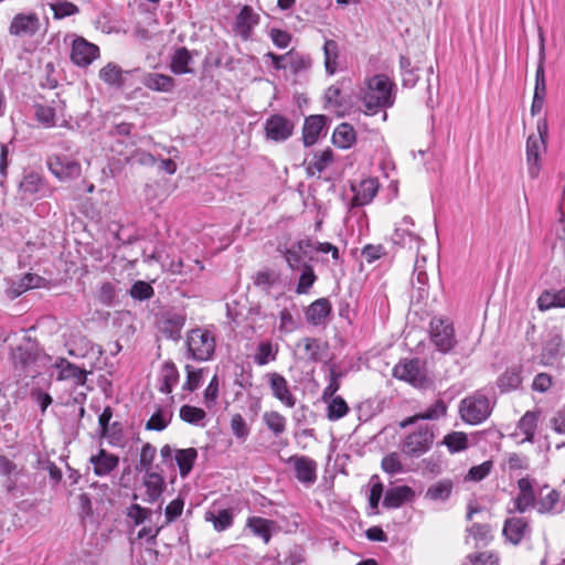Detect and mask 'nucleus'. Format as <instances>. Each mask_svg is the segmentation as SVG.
I'll use <instances>...</instances> for the list:
<instances>
[{
	"label": "nucleus",
	"instance_id": "338daca9",
	"mask_svg": "<svg viewBox=\"0 0 565 565\" xmlns=\"http://www.w3.org/2000/svg\"><path fill=\"white\" fill-rule=\"evenodd\" d=\"M369 486V505L372 510H376L383 494V484L377 476H372Z\"/></svg>",
	"mask_w": 565,
	"mask_h": 565
},
{
	"label": "nucleus",
	"instance_id": "f3484780",
	"mask_svg": "<svg viewBox=\"0 0 565 565\" xmlns=\"http://www.w3.org/2000/svg\"><path fill=\"white\" fill-rule=\"evenodd\" d=\"M185 324V316L180 312L168 311L158 319L157 327L159 332L167 339L179 340L181 331Z\"/></svg>",
	"mask_w": 565,
	"mask_h": 565
},
{
	"label": "nucleus",
	"instance_id": "412c9836",
	"mask_svg": "<svg viewBox=\"0 0 565 565\" xmlns=\"http://www.w3.org/2000/svg\"><path fill=\"white\" fill-rule=\"evenodd\" d=\"M267 377L273 395L285 406L292 408L296 405V397L290 391L288 381L276 372L268 373Z\"/></svg>",
	"mask_w": 565,
	"mask_h": 565
},
{
	"label": "nucleus",
	"instance_id": "39448f33",
	"mask_svg": "<svg viewBox=\"0 0 565 565\" xmlns=\"http://www.w3.org/2000/svg\"><path fill=\"white\" fill-rule=\"evenodd\" d=\"M64 42L70 45V58L78 67H87L99 57V47L83 36L66 34Z\"/></svg>",
	"mask_w": 565,
	"mask_h": 565
},
{
	"label": "nucleus",
	"instance_id": "0eeeda50",
	"mask_svg": "<svg viewBox=\"0 0 565 565\" xmlns=\"http://www.w3.org/2000/svg\"><path fill=\"white\" fill-rule=\"evenodd\" d=\"M41 29V21L38 13L19 12L10 21L8 32L11 36L19 39L33 38Z\"/></svg>",
	"mask_w": 565,
	"mask_h": 565
},
{
	"label": "nucleus",
	"instance_id": "774afa93",
	"mask_svg": "<svg viewBox=\"0 0 565 565\" xmlns=\"http://www.w3.org/2000/svg\"><path fill=\"white\" fill-rule=\"evenodd\" d=\"M12 360L15 366L24 369L28 365L34 363L36 356L33 352L29 351L28 349L19 347L12 352Z\"/></svg>",
	"mask_w": 565,
	"mask_h": 565
},
{
	"label": "nucleus",
	"instance_id": "8fccbe9b",
	"mask_svg": "<svg viewBox=\"0 0 565 565\" xmlns=\"http://www.w3.org/2000/svg\"><path fill=\"white\" fill-rule=\"evenodd\" d=\"M324 67L328 74L333 75L338 70L339 45L334 40H326L323 44Z\"/></svg>",
	"mask_w": 565,
	"mask_h": 565
},
{
	"label": "nucleus",
	"instance_id": "c03bdc74",
	"mask_svg": "<svg viewBox=\"0 0 565 565\" xmlns=\"http://www.w3.org/2000/svg\"><path fill=\"white\" fill-rule=\"evenodd\" d=\"M354 202L356 205L369 204L377 192V183L374 179L363 180L356 189H354Z\"/></svg>",
	"mask_w": 565,
	"mask_h": 565
},
{
	"label": "nucleus",
	"instance_id": "58836bf2",
	"mask_svg": "<svg viewBox=\"0 0 565 565\" xmlns=\"http://www.w3.org/2000/svg\"><path fill=\"white\" fill-rule=\"evenodd\" d=\"M521 366L507 369L497 380V385L501 393H508L518 390L522 384Z\"/></svg>",
	"mask_w": 565,
	"mask_h": 565
},
{
	"label": "nucleus",
	"instance_id": "bb28decb",
	"mask_svg": "<svg viewBox=\"0 0 565 565\" xmlns=\"http://www.w3.org/2000/svg\"><path fill=\"white\" fill-rule=\"evenodd\" d=\"M55 369L58 370L57 380L67 381L71 380L75 385H84L86 383L87 373L85 370L71 363L64 358L56 360L54 364Z\"/></svg>",
	"mask_w": 565,
	"mask_h": 565
},
{
	"label": "nucleus",
	"instance_id": "f704fd0d",
	"mask_svg": "<svg viewBox=\"0 0 565 565\" xmlns=\"http://www.w3.org/2000/svg\"><path fill=\"white\" fill-rule=\"evenodd\" d=\"M563 340L559 334H553L545 341L541 353V361L544 365H554L562 356Z\"/></svg>",
	"mask_w": 565,
	"mask_h": 565
},
{
	"label": "nucleus",
	"instance_id": "864d4df0",
	"mask_svg": "<svg viewBox=\"0 0 565 565\" xmlns=\"http://www.w3.org/2000/svg\"><path fill=\"white\" fill-rule=\"evenodd\" d=\"M452 483L449 480H441L431 484L426 491V498L433 501H445L449 498Z\"/></svg>",
	"mask_w": 565,
	"mask_h": 565
},
{
	"label": "nucleus",
	"instance_id": "a19ab883",
	"mask_svg": "<svg viewBox=\"0 0 565 565\" xmlns=\"http://www.w3.org/2000/svg\"><path fill=\"white\" fill-rule=\"evenodd\" d=\"M191 62L192 55L188 49H177L171 57L170 70L177 75L192 73V68L190 67Z\"/></svg>",
	"mask_w": 565,
	"mask_h": 565
},
{
	"label": "nucleus",
	"instance_id": "473e14b6",
	"mask_svg": "<svg viewBox=\"0 0 565 565\" xmlns=\"http://www.w3.org/2000/svg\"><path fill=\"white\" fill-rule=\"evenodd\" d=\"M179 371L172 361H166L159 372V391L170 394L179 382Z\"/></svg>",
	"mask_w": 565,
	"mask_h": 565
},
{
	"label": "nucleus",
	"instance_id": "aec40b11",
	"mask_svg": "<svg viewBox=\"0 0 565 565\" xmlns=\"http://www.w3.org/2000/svg\"><path fill=\"white\" fill-rule=\"evenodd\" d=\"M258 23L259 15L249 6H244L235 19L234 32L242 40L247 41Z\"/></svg>",
	"mask_w": 565,
	"mask_h": 565
},
{
	"label": "nucleus",
	"instance_id": "09e8293b",
	"mask_svg": "<svg viewBox=\"0 0 565 565\" xmlns=\"http://www.w3.org/2000/svg\"><path fill=\"white\" fill-rule=\"evenodd\" d=\"M34 116L36 120L46 128L54 127L57 124L56 108L49 104L34 105Z\"/></svg>",
	"mask_w": 565,
	"mask_h": 565
},
{
	"label": "nucleus",
	"instance_id": "7ed1b4c3",
	"mask_svg": "<svg viewBox=\"0 0 565 565\" xmlns=\"http://www.w3.org/2000/svg\"><path fill=\"white\" fill-rule=\"evenodd\" d=\"M492 412L490 399L480 391L465 397L459 405L460 418L469 425L483 423Z\"/></svg>",
	"mask_w": 565,
	"mask_h": 565
},
{
	"label": "nucleus",
	"instance_id": "7c9ffc66",
	"mask_svg": "<svg viewBox=\"0 0 565 565\" xmlns=\"http://www.w3.org/2000/svg\"><path fill=\"white\" fill-rule=\"evenodd\" d=\"M43 280L44 279L36 274H25L23 277L10 284L6 290L7 296L10 299H15L29 289L41 287Z\"/></svg>",
	"mask_w": 565,
	"mask_h": 565
},
{
	"label": "nucleus",
	"instance_id": "dca6fc26",
	"mask_svg": "<svg viewBox=\"0 0 565 565\" xmlns=\"http://www.w3.org/2000/svg\"><path fill=\"white\" fill-rule=\"evenodd\" d=\"M540 415L539 411H527L519 419L516 428L512 434V437L518 439L519 444L534 441Z\"/></svg>",
	"mask_w": 565,
	"mask_h": 565
},
{
	"label": "nucleus",
	"instance_id": "6ab92c4d",
	"mask_svg": "<svg viewBox=\"0 0 565 565\" xmlns=\"http://www.w3.org/2000/svg\"><path fill=\"white\" fill-rule=\"evenodd\" d=\"M548 487L544 486L539 492V499L536 501V510L540 514H559L565 510V498L562 494L552 489L546 494L544 490Z\"/></svg>",
	"mask_w": 565,
	"mask_h": 565
},
{
	"label": "nucleus",
	"instance_id": "603ef678",
	"mask_svg": "<svg viewBox=\"0 0 565 565\" xmlns=\"http://www.w3.org/2000/svg\"><path fill=\"white\" fill-rule=\"evenodd\" d=\"M299 270H301V275L299 276L295 291L298 295H306L315 285L317 276L315 274L313 267L310 264H303L302 268Z\"/></svg>",
	"mask_w": 565,
	"mask_h": 565
},
{
	"label": "nucleus",
	"instance_id": "a878e982",
	"mask_svg": "<svg viewBox=\"0 0 565 565\" xmlns=\"http://www.w3.org/2000/svg\"><path fill=\"white\" fill-rule=\"evenodd\" d=\"M327 125L324 115H311L305 119L302 127V140L306 147L315 145Z\"/></svg>",
	"mask_w": 565,
	"mask_h": 565
},
{
	"label": "nucleus",
	"instance_id": "c85d7f7f",
	"mask_svg": "<svg viewBox=\"0 0 565 565\" xmlns=\"http://www.w3.org/2000/svg\"><path fill=\"white\" fill-rule=\"evenodd\" d=\"M447 413V405L443 399L435 401L425 411L419 412L401 423L402 427L415 424L417 420H437Z\"/></svg>",
	"mask_w": 565,
	"mask_h": 565
},
{
	"label": "nucleus",
	"instance_id": "c756f323",
	"mask_svg": "<svg viewBox=\"0 0 565 565\" xmlns=\"http://www.w3.org/2000/svg\"><path fill=\"white\" fill-rule=\"evenodd\" d=\"M331 302L327 298H319L307 308L305 316L310 324L321 326L331 313Z\"/></svg>",
	"mask_w": 565,
	"mask_h": 565
},
{
	"label": "nucleus",
	"instance_id": "6e6d98bb",
	"mask_svg": "<svg viewBox=\"0 0 565 565\" xmlns=\"http://www.w3.org/2000/svg\"><path fill=\"white\" fill-rule=\"evenodd\" d=\"M288 56V67L294 74H299L311 67V58L308 55L290 50Z\"/></svg>",
	"mask_w": 565,
	"mask_h": 565
},
{
	"label": "nucleus",
	"instance_id": "cd10ccee",
	"mask_svg": "<svg viewBox=\"0 0 565 565\" xmlns=\"http://www.w3.org/2000/svg\"><path fill=\"white\" fill-rule=\"evenodd\" d=\"M246 527L253 535L263 540L268 544L271 540L273 532L277 529V523L274 520L264 519L262 516H249L246 520Z\"/></svg>",
	"mask_w": 565,
	"mask_h": 565
},
{
	"label": "nucleus",
	"instance_id": "b1692460",
	"mask_svg": "<svg viewBox=\"0 0 565 565\" xmlns=\"http://www.w3.org/2000/svg\"><path fill=\"white\" fill-rule=\"evenodd\" d=\"M531 527L525 518L513 516L504 522L503 535L505 539L514 545L521 543V541L530 533Z\"/></svg>",
	"mask_w": 565,
	"mask_h": 565
},
{
	"label": "nucleus",
	"instance_id": "20e7f679",
	"mask_svg": "<svg viewBox=\"0 0 565 565\" xmlns=\"http://www.w3.org/2000/svg\"><path fill=\"white\" fill-rule=\"evenodd\" d=\"M434 440L433 427L423 425L405 436L401 444V450L409 458H419L431 449Z\"/></svg>",
	"mask_w": 565,
	"mask_h": 565
},
{
	"label": "nucleus",
	"instance_id": "9b49d317",
	"mask_svg": "<svg viewBox=\"0 0 565 565\" xmlns=\"http://www.w3.org/2000/svg\"><path fill=\"white\" fill-rule=\"evenodd\" d=\"M47 167L52 174L61 181L76 179L82 172L79 162L65 154L49 157Z\"/></svg>",
	"mask_w": 565,
	"mask_h": 565
},
{
	"label": "nucleus",
	"instance_id": "4d7b16f0",
	"mask_svg": "<svg viewBox=\"0 0 565 565\" xmlns=\"http://www.w3.org/2000/svg\"><path fill=\"white\" fill-rule=\"evenodd\" d=\"M399 66L402 71V82L405 87H414L418 81L417 70L412 66L408 57L401 56Z\"/></svg>",
	"mask_w": 565,
	"mask_h": 565
},
{
	"label": "nucleus",
	"instance_id": "f8f14e48",
	"mask_svg": "<svg viewBox=\"0 0 565 565\" xmlns=\"http://www.w3.org/2000/svg\"><path fill=\"white\" fill-rule=\"evenodd\" d=\"M393 375L397 380L405 381L413 386H423L426 382L425 372L420 367L418 359L401 360L393 369Z\"/></svg>",
	"mask_w": 565,
	"mask_h": 565
},
{
	"label": "nucleus",
	"instance_id": "ea45409f",
	"mask_svg": "<svg viewBox=\"0 0 565 565\" xmlns=\"http://www.w3.org/2000/svg\"><path fill=\"white\" fill-rule=\"evenodd\" d=\"M198 459V450L193 447L178 449L175 451L174 461L178 466L181 478H186L193 469Z\"/></svg>",
	"mask_w": 565,
	"mask_h": 565
},
{
	"label": "nucleus",
	"instance_id": "de8ad7c7",
	"mask_svg": "<svg viewBox=\"0 0 565 565\" xmlns=\"http://www.w3.org/2000/svg\"><path fill=\"white\" fill-rule=\"evenodd\" d=\"M172 275H189L190 278L198 277L204 270V265L201 260H193V265L185 266L181 259L171 260L168 269Z\"/></svg>",
	"mask_w": 565,
	"mask_h": 565
},
{
	"label": "nucleus",
	"instance_id": "5fc2aeb1",
	"mask_svg": "<svg viewBox=\"0 0 565 565\" xmlns=\"http://www.w3.org/2000/svg\"><path fill=\"white\" fill-rule=\"evenodd\" d=\"M263 420L267 428L273 431L275 436H279L286 430L287 420L285 416L278 412H266L263 415Z\"/></svg>",
	"mask_w": 565,
	"mask_h": 565
},
{
	"label": "nucleus",
	"instance_id": "f257e3e1",
	"mask_svg": "<svg viewBox=\"0 0 565 565\" xmlns=\"http://www.w3.org/2000/svg\"><path fill=\"white\" fill-rule=\"evenodd\" d=\"M393 86L388 77L383 74H377L369 78L360 94L364 113L366 115H374L381 109L393 106Z\"/></svg>",
	"mask_w": 565,
	"mask_h": 565
},
{
	"label": "nucleus",
	"instance_id": "5701e85b",
	"mask_svg": "<svg viewBox=\"0 0 565 565\" xmlns=\"http://www.w3.org/2000/svg\"><path fill=\"white\" fill-rule=\"evenodd\" d=\"M142 486L146 490L143 501L151 504L161 498L167 487L162 475L153 471H147L143 475Z\"/></svg>",
	"mask_w": 565,
	"mask_h": 565
},
{
	"label": "nucleus",
	"instance_id": "79ce46f5",
	"mask_svg": "<svg viewBox=\"0 0 565 565\" xmlns=\"http://www.w3.org/2000/svg\"><path fill=\"white\" fill-rule=\"evenodd\" d=\"M305 350L306 358L313 362L322 361L327 356V344L315 338H305L298 347Z\"/></svg>",
	"mask_w": 565,
	"mask_h": 565
},
{
	"label": "nucleus",
	"instance_id": "9d476101",
	"mask_svg": "<svg viewBox=\"0 0 565 565\" xmlns=\"http://www.w3.org/2000/svg\"><path fill=\"white\" fill-rule=\"evenodd\" d=\"M235 510L223 507L221 500H215L204 513V521L211 523L215 532H224L234 524Z\"/></svg>",
	"mask_w": 565,
	"mask_h": 565
},
{
	"label": "nucleus",
	"instance_id": "052dcab7",
	"mask_svg": "<svg viewBox=\"0 0 565 565\" xmlns=\"http://www.w3.org/2000/svg\"><path fill=\"white\" fill-rule=\"evenodd\" d=\"M206 414L202 408L191 406V405H183L180 408V418L189 424L198 425L200 424L204 418Z\"/></svg>",
	"mask_w": 565,
	"mask_h": 565
},
{
	"label": "nucleus",
	"instance_id": "bf43d9fd",
	"mask_svg": "<svg viewBox=\"0 0 565 565\" xmlns=\"http://www.w3.org/2000/svg\"><path fill=\"white\" fill-rule=\"evenodd\" d=\"M467 561L470 565H499L500 557L498 553L492 551H486L480 553H473L467 556Z\"/></svg>",
	"mask_w": 565,
	"mask_h": 565
},
{
	"label": "nucleus",
	"instance_id": "4c0bfd02",
	"mask_svg": "<svg viewBox=\"0 0 565 565\" xmlns=\"http://www.w3.org/2000/svg\"><path fill=\"white\" fill-rule=\"evenodd\" d=\"M279 347L269 340L260 341L253 355L254 363L264 366L277 359Z\"/></svg>",
	"mask_w": 565,
	"mask_h": 565
},
{
	"label": "nucleus",
	"instance_id": "2eb2a0df",
	"mask_svg": "<svg viewBox=\"0 0 565 565\" xmlns=\"http://www.w3.org/2000/svg\"><path fill=\"white\" fill-rule=\"evenodd\" d=\"M543 151H545V140L542 132L539 131V135H531L526 140V160L529 174L533 179L539 177Z\"/></svg>",
	"mask_w": 565,
	"mask_h": 565
},
{
	"label": "nucleus",
	"instance_id": "423d86ee",
	"mask_svg": "<svg viewBox=\"0 0 565 565\" xmlns=\"http://www.w3.org/2000/svg\"><path fill=\"white\" fill-rule=\"evenodd\" d=\"M50 188L42 173L35 170H24L19 183V193L23 200H38L47 196Z\"/></svg>",
	"mask_w": 565,
	"mask_h": 565
},
{
	"label": "nucleus",
	"instance_id": "f03ea898",
	"mask_svg": "<svg viewBox=\"0 0 565 565\" xmlns=\"http://www.w3.org/2000/svg\"><path fill=\"white\" fill-rule=\"evenodd\" d=\"M185 345L189 359L205 362L214 355L216 347L215 335L205 328H195L188 332Z\"/></svg>",
	"mask_w": 565,
	"mask_h": 565
},
{
	"label": "nucleus",
	"instance_id": "e2e57ef3",
	"mask_svg": "<svg viewBox=\"0 0 565 565\" xmlns=\"http://www.w3.org/2000/svg\"><path fill=\"white\" fill-rule=\"evenodd\" d=\"M152 511L137 503L131 504L127 509V516L134 521L135 525H140L145 521H151Z\"/></svg>",
	"mask_w": 565,
	"mask_h": 565
},
{
	"label": "nucleus",
	"instance_id": "13d9d810",
	"mask_svg": "<svg viewBox=\"0 0 565 565\" xmlns=\"http://www.w3.org/2000/svg\"><path fill=\"white\" fill-rule=\"evenodd\" d=\"M328 402V418L330 420H338L348 414L349 406L341 396H335Z\"/></svg>",
	"mask_w": 565,
	"mask_h": 565
},
{
	"label": "nucleus",
	"instance_id": "e433bc0d",
	"mask_svg": "<svg viewBox=\"0 0 565 565\" xmlns=\"http://www.w3.org/2000/svg\"><path fill=\"white\" fill-rule=\"evenodd\" d=\"M356 141V134L352 125L342 122L338 125L332 134V142L340 149H349Z\"/></svg>",
	"mask_w": 565,
	"mask_h": 565
},
{
	"label": "nucleus",
	"instance_id": "a211bd4d",
	"mask_svg": "<svg viewBox=\"0 0 565 565\" xmlns=\"http://www.w3.org/2000/svg\"><path fill=\"white\" fill-rule=\"evenodd\" d=\"M297 480L303 484H313L317 480V462L307 457L294 455L288 459Z\"/></svg>",
	"mask_w": 565,
	"mask_h": 565
},
{
	"label": "nucleus",
	"instance_id": "ddd939ff",
	"mask_svg": "<svg viewBox=\"0 0 565 565\" xmlns=\"http://www.w3.org/2000/svg\"><path fill=\"white\" fill-rule=\"evenodd\" d=\"M415 223L411 216H404L402 221L396 224L392 234V242L403 247L419 249L424 243L423 238L414 231Z\"/></svg>",
	"mask_w": 565,
	"mask_h": 565
},
{
	"label": "nucleus",
	"instance_id": "0e129e2a",
	"mask_svg": "<svg viewBox=\"0 0 565 565\" xmlns=\"http://www.w3.org/2000/svg\"><path fill=\"white\" fill-rule=\"evenodd\" d=\"M220 392V380L217 375H214L206 388L204 390L203 399L204 405L211 409L216 405Z\"/></svg>",
	"mask_w": 565,
	"mask_h": 565
},
{
	"label": "nucleus",
	"instance_id": "2f4dec72",
	"mask_svg": "<svg viewBox=\"0 0 565 565\" xmlns=\"http://www.w3.org/2000/svg\"><path fill=\"white\" fill-rule=\"evenodd\" d=\"M415 497L414 490L408 486H397L386 491L383 505L388 509L399 508L403 503L412 501Z\"/></svg>",
	"mask_w": 565,
	"mask_h": 565
},
{
	"label": "nucleus",
	"instance_id": "4468645a",
	"mask_svg": "<svg viewBox=\"0 0 565 565\" xmlns=\"http://www.w3.org/2000/svg\"><path fill=\"white\" fill-rule=\"evenodd\" d=\"M311 246V238H305L291 243L290 245H280L278 252L284 257L288 267L295 271L302 268L307 249Z\"/></svg>",
	"mask_w": 565,
	"mask_h": 565
},
{
	"label": "nucleus",
	"instance_id": "1a4fd4ad",
	"mask_svg": "<svg viewBox=\"0 0 565 565\" xmlns=\"http://www.w3.org/2000/svg\"><path fill=\"white\" fill-rule=\"evenodd\" d=\"M296 124L291 118L281 114H274L266 119L264 131L266 139L284 142L292 136Z\"/></svg>",
	"mask_w": 565,
	"mask_h": 565
},
{
	"label": "nucleus",
	"instance_id": "3c124183",
	"mask_svg": "<svg viewBox=\"0 0 565 565\" xmlns=\"http://www.w3.org/2000/svg\"><path fill=\"white\" fill-rule=\"evenodd\" d=\"M441 444L447 447L449 452L455 454L466 450L469 441L466 433L452 431L444 437Z\"/></svg>",
	"mask_w": 565,
	"mask_h": 565
},
{
	"label": "nucleus",
	"instance_id": "49530a36",
	"mask_svg": "<svg viewBox=\"0 0 565 565\" xmlns=\"http://www.w3.org/2000/svg\"><path fill=\"white\" fill-rule=\"evenodd\" d=\"M333 154L330 149L319 151L307 164V172L310 175L323 172L332 162Z\"/></svg>",
	"mask_w": 565,
	"mask_h": 565
},
{
	"label": "nucleus",
	"instance_id": "6e6552de",
	"mask_svg": "<svg viewBox=\"0 0 565 565\" xmlns=\"http://www.w3.org/2000/svg\"><path fill=\"white\" fill-rule=\"evenodd\" d=\"M430 339L440 352H449L456 344L452 323L448 319L433 318L430 321Z\"/></svg>",
	"mask_w": 565,
	"mask_h": 565
},
{
	"label": "nucleus",
	"instance_id": "69168bd1",
	"mask_svg": "<svg viewBox=\"0 0 565 565\" xmlns=\"http://www.w3.org/2000/svg\"><path fill=\"white\" fill-rule=\"evenodd\" d=\"M184 508V500L181 497L172 500L164 509V522L162 524L168 525L181 516Z\"/></svg>",
	"mask_w": 565,
	"mask_h": 565
},
{
	"label": "nucleus",
	"instance_id": "a18cd8bd",
	"mask_svg": "<svg viewBox=\"0 0 565 565\" xmlns=\"http://www.w3.org/2000/svg\"><path fill=\"white\" fill-rule=\"evenodd\" d=\"M173 412L169 406L159 407L146 423L148 430H163L171 422Z\"/></svg>",
	"mask_w": 565,
	"mask_h": 565
},
{
	"label": "nucleus",
	"instance_id": "37998d69",
	"mask_svg": "<svg viewBox=\"0 0 565 565\" xmlns=\"http://www.w3.org/2000/svg\"><path fill=\"white\" fill-rule=\"evenodd\" d=\"M124 72L119 65L109 62L99 70V78L107 85L120 88L124 84Z\"/></svg>",
	"mask_w": 565,
	"mask_h": 565
},
{
	"label": "nucleus",
	"instance_id": "c9c22d12",
	"mask_svg": "<svg viewBox=\"0 0 565 565\" xmlns=\"http://www.w3.org/2000/svg\"><path fill=\"white\" fill-rule=\"evenodd\" d=\"M142 84L154 92L170 93L175 86L174 79L160 73H148L142 78Z\"/></svg>",
	"mask_w": 565,
	"mask_h": 565
},
{
	"label": "nucleus",
	"instance_id": "4be33fe9",
	"mask_svg": "<svg viewBox=\"0 0 565 565\" xmlns=\"http://www.w3.org/2000/svg\"><path fill=\"white\" fill-rule=\"evenodd\" d=\"M519 493L514 498V511L524 513L531 508H536L533 480L525 477L518 481Z\"/></svg>",
	"mask_w": 565,
	"mask_h": 565
},
{
	"label": "nucleus",
	"instance_id": "393cba45",
	"mask_svg": "<svg viewBox=\"0 0 565 565\" xmlns=\"http://www.w3.org/2000/svg\"><path fill=\"white\" fill-rule=\"evenodd\" d=\"M94 473L98 477L109 476L119 465V457L100 448L98 452L90 457Z\"/></svg>",
	"mask_w": 565,
	"mask_h": 565
},
{
	"label": "nucleus",
	"instance_id": "72a5a7b5",
	"mask_svg": "<svg viewBox=\"0 0 565 565\" xmlns=\"http://www.w3.org/2000/svg\"><path fill=\"white\" fill-rule=\"evenodd\" d=\"M540 311H547L553 308H565V288L546 289L537 298Z\"/></svg>",
	"mask_w": 565,
	"mask_h": 565
},
{
	"label": "nucleus",
	"instance_id": "680f3d73",
	"mask_svg": "<svg viewBox=\"0 0 565 565\" xmlns=\"http://www.w3.org/2000/svg\"><path fill=\"white\" fill-rule=\"evenodd\" d=\"M381 467L384 472L388 475H398L404 472V466L399 459V455L397 452H390L386 455L381 462Z\"/></svg>",
	"mask_w": 565,
	"mask_h": 565
}]
</instances>
